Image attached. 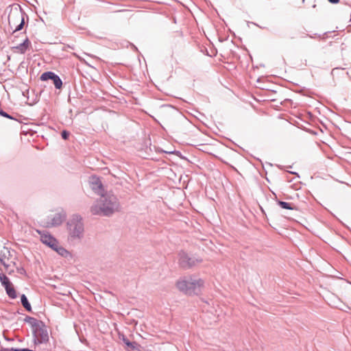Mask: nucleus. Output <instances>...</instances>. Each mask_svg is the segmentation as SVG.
<instances>
[{
	"instance_id": "nucleus-2",
	"label": "nucleus",
	"mask_w": 351,
	"mask_h": 351,
	"mask_svg": "<svg viewBox=\"0 0 351 351\" xmlns=\"http://www.w3.org/2000/svg\"><path fill=\"white\" fill-rule=\"evenodd\" d=\"M118 209L119 203L117 197L111 193H102L96 204L91 207L90 210L93 215H110Z\"/></svg>"
},
{
	"instance_id": "nucleus-17",
	"label": "nucleus",
	"mask_w": 351,
	"mask_h": 351,
	"mask_svg": "<svg viewBox=\"0 0 351 351\" xmlns=\"http://www.w3.org/2000/svg\"><path fill=\"white\" fill-rule=\"evenodd\" d=\"M340 0H328L329 2L332 3H337L339 2Z\"/></svg>"
},
{
	"instance_id": "nucleus-8",
	"label": "nucleus",
	"mask_w": 351,
	"mask_h": 351,
	"mask_svg": "<svg viewBox=\"0 0 351 351\" xmlns=\"http://www.w3.org/2000/svg\"><path fill=\"white\" fill-rule=\"evenodd\" d=\"M64 218L65 216L60 213L51 215V216L49 217L48 221L46 222V226L53 227L56 226H59L62 223Z\"/></svg>"
},
{
	"instance_id": "nucleus-4",
	"label": "nucleus",
	"mask_w": 351,
	"mask_h": 351,
	"mask_svg": "<svg viewBox=\"0 0 351 351\" xmlns=\"http://www.w3.org/2000/svg\"><path fill=\"white\" fill-rule=\"evenodd\" d=\"M67 230L71 239H80L84 234V224L79 215H73L67 222Z\"/></svg>"
},
{
	"instance_id": "nucleus-13",
	"label": "nucleus",
	"mask_w": 351,
	"mask_h": 351,
	"mask_svg": "<svg viewBox=\"0 0 351 351\" xmlns=\"http://www.w3.org/2000/svg\"><path fill=\"white\" fill-rule=\"evenodd\" d=\"M278 205L282 208H284V209H289V210H293L294 209V206H293L292 204L291 203H288V202H282V201H279L278 202Z\"/></svg>"
},
{
	"instance_id": "nucleus-18",
	"label": "nucleus",
	"mask_w": 351,
	"mask_h": 351,
	"mask_svg": "<svg viewBox=\"0 0 351 351\" xmlns=\"http://www.w3.org/2000/svg\"><path fill=\"white\" fill-rule=\"evenodd\" d=\"M1 261H2V263H3V265H6L5 262L3 260H2V259H1Z\"/></svg>"
},
{
	"instance_id": "nucleus-1",
	"label": "nucleus",
	"mask_w": 351,
	"mask_h": 351,
	"mask_svg": "<svg viewBox=\"0 0 351 351\" xmlns=\"http://www.w3.org/2000/svg\"><path fill=\"white\" fill-rule=\"evenodd\" d=\"M8 23L10 30L12 31L13 39L12 43L14 44L12 49L16 53H24L31 46V43L24 33L19 34L23 38L21 43H19L16 40L18 37L15 34L21 30L24 25V16L23 12L18 9L11 10L8 15Z\"/></svg>"
},
{
	"instance_id": "nucleus-16",
	"label": "nucleus",
	"mask_w": 351,
	"mask_h": 351,
	"mask_svg": "<svg viewBox=\"0 0 351 351\" xmlns=\"http://www.w3.org/2000/svg\"><path fill=\"white\" fill-rule=\"evenodd\" d=\"M0 114L3 116V117H10L8 116V114L6 112H3V111H0Z\"/></svg>"
},
{
	"instance_id": "nucleus-10",
	"label": "nucleus",
	"mask_w": 351,
	"mask_h": 351,
	"mask_svg": "<svg viewBox=\"0 0 351 351\" xmlns=\"http://www.w3.org/2000/svg\"><path fill=\"white\" fill-rule=\"evenodd\" d=\"M90 184L92 189L98 194L100 195L101 193H104L102 184L101 183L100 180L98 178L95 176H92L90 178Z\"/></svg>"
},
{
	"instance_id": "nucleus-5",
	"label": "nucleus",
	"mask_w": 351,
	"mask_h": 351,
	"mask_svg": "<svg viewBox=\"0 0 351 351\" xmlns=\"http://www.w3.org/2000/svg\"><path fill=\"white\" fill-rule=\"evenodd\" d=\"M202 262L201 259L190 256L185 252L180 254L179 263L184 268H190Z\"/></svg>"
},
{
	"instance_id": "nucleus-11",
	"label": "nucleus",
	"mask_w": 351,
	"mask_h": 351,
	"mask_svg": "<svg viewBox=\"0 0 351 351\" xmlns=\"http://www.w3.org/2000/svg\"><path fill=\"white\" fill-rule=\"evenodd\" d=\"M53 250L56 251L59 254L62 256H66L69 254V252L65 250L64 247L59 246L58 242H57V245L56 247H53Z\"/></svg>"
},
{
	"instance_id": "nucleus-9",
	"label": "nucleus",
	"mask_w": 351,
	"mask_h": 351,
	"mask_svg": "<svg viewBox=\"0 0 351 351\" xmlns=\"http://www.w3.org/2000/svg\"><path fill=\"white\" fill-rule=\"evenodd\" d=\"M37 232L40 235V241L42 243L51 248L56 247L58 241L55 238L48 233L41 232L39 230H37Z\"/></svg>"
},
{
	"instance_id": "nucleus-6",
	"label": "nucleus",
	"mask_w": 351,
	"mask_h": 351,
	"mask_svg": "<svg viewBox=\"0 0 351 351\" xmlns=\"http://www.w3.org/2000/svg\"><path fill=\"white\" fill-rule=\"evenodd\" d=\"M0 281L5 287L9 297L15 298L16 297V293L9 278L6 276L0 274Z\"/></svg>"
},
{
	"instance_id": "nucleus-3",
	"label": "nucleus",
	"mask_w": 351,
	"mask_h": 351,
	"mask_svg": "<svg viewBox=\"0 0 351 351\" xmlns=\"http://www.w3.org/2000/svg\"><path fill=\"white\" fill-rule=\"evenodd\" d=\"M176 286L179 291L186 295H197L204 288V282L196 276H186L179 279Z\"/></svg>"
},
{
	"instance_id": "nucleus-19",
	"label": "nucleus",
	"mask_w": 351,
	"mask_h": 351,
	"mask_svg": "<svg viewBox=\"0 0 351 351\" xmlns=\"http://www.w3.org/2000/svg\"><path fill=\"white\" fill-rule=\"evenodd\" d=\"M315 7H316V5H315V4H314V5H313V8H315Z\"/></svg>"
},
{
	"instance_id": "nucleus-15",
	"label": "nucleus",
	"mask_w": 351,
	"mask_h": 351,
	"mask_svg": "<svg viewBox=\"0 0 351 351\" xmlns=\"http://www.w3.org/2000/svg\"><path fill=\"white\" fill-rule=\"evenodd\" d=\"M69 136V133L65 130L62 131V137L64 139V140H66L68 138Z\"/></svg>"
},
{
	"instance_id": "nucleus-7",
	"label": "nucleus",
	"mask_w": 351,
	"mask_h": 351,
	"mask_svg": "<svg viewBox=\"0 0 351 351\" xmlns=\"http://www.w3.org/2000/svg\"><path fill=\"white\" fill-rule=\"evenodd\" d=\"M40 80L42 81L51 80L55 87L58 89H60L62 86V82L59 76L51 71L43 73L40 76Z\"/></svg>"
},
{
	"instance_id": "nucleus-14",
	"label": "nucleus",
	"mask_w": 351,
	"mask_h": 351,
	"mask_svg": "<svg viewBox=\"0 0 351 351\" xmlns=\"http://www.w3.org/2000/svg\"><path fill=\"white\" fill-rule=\"evenodd\" d=\"M25 322L32 326H37V320L35 318L28 317L25 319Z\"/></svg>"
},
{
	"instance_id": "nucleus-12",
	"label": "nucleus",
	"mask_w": 351,
	"mask_h": 351,
	"mask_svg": "<svg viewBox=\"0 0 351 351\" xmlns=\"http://www.w3.org/2000/svg\"><path fill=\"white\" fill-rule=\"evenodd\" d=\"M21 303L23 307L28 311H31V305L29 304L26 296L25 295H21Z\"/></svg>"
}]
</instances>
